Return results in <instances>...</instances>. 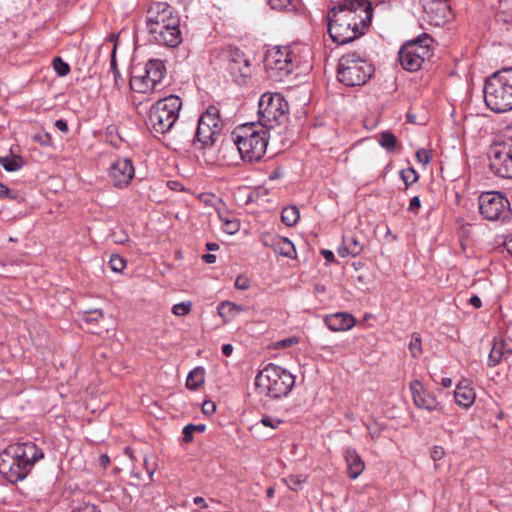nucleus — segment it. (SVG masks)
<instances>
[{
    "label": "nucleus",
    "instance_id": "obj_1",
    "mask_svg": "<svg viewBox=\"0 0 512 512\" xmlns=\"http://www.w3.org/2000/svg\"><path fill=\"white\" fill-rule=\"evenodd\" d=\"M44 452L33 442L14 443L0 453V474L10 483L24 480Z\"/></svg>",
    "mask_w": 512,
    "mask_h": 512
},
{
    "label": "nucleus",
    "instance_id": "obj_2",
    "mask_svg": "<svg viewBox=\"0 0 512 512\" xmlns=\"http://www.w3.org/2000/svg\"><path fill=\"white\" fill-rule=\"evenodd\" d=\"M146 29L160 45L176 47L182 42L180 18L166 2H153L146 12Z\"/></svg>",
    "mask_w": 512,
    "mask_h": 512
},
{
    "label": "nucleus",
    "instance_id": "obj_3",
    "mask_svg": "<svg viewBox=\"0 0 512 512\" xmlns=\"http://www.w3.org/2000/svg\"><path fill=\"white\" fill-rule=\"evenodd\" d=\"M483 94L491 111L504 113L512 110V67L503 68L487 78Z\"/></svg>",
    "mask_w": 512,
    "mask_h": 512
},
{
    "label": "nucleus",
    "instance_id": "obj_4",
    "mask_svg": "<svg viewBox=\"0 0 512 512\" xmlns=\"http://www.w3.org/2000/svg\"><path fill=\"white\" fill-rule=\"evenodd\" d=\"M232 140L243 160L259 161L267 149L268 133L255 123H245L233 131Z\"/></svg>",
    "mask_w": 512,
    "mask_h": 512
},
{
    "label": "nucleus",
    "instance_id": "obj_5",
    "mask_svg": "<svg viewBox=\"0 0 512 512\" xmlns=\"http://www.w3.org/2000/svg\"><path fill=\"white\" fill-rule=\"evenodd\" d=\"M294 384L295 378L289 371L272 363L265 366L255 379L258 393L271 399L288 395Z\"/></svg>",
    "mask_w": 512,
    "mask_h": 512
},
{
    "label": "nucleus",
    "instance_id": "obj_6",
    "mask_svg": "<svg viewBox=\"0 0 512 512\" xmlns=\"http://www.w3.org/2000/svg\"><path fill=\"white\" fill-rule=\"evenodd\" d=\"M333 6L327 13L328 32L333 42L344 45L350 43L362 35L369 28L368 16H363L359 22L354 23L347 18V13L337 12Z\"/></svg>",
    "mask_w": 512,
    "mask_h": 512
},
{
    "label": "nucleus",
    "instance_id": "obj_7",
    "mask_svg": "<svg viewBox=\"0 0 512 512\" xmlns=\"http://www.w3.org/2000/svg\"><path fill=\"white\" fill-rule=\"evenodd\" d=\"M182 100L176 95H169L154 103L148 114L147 126L155 134L164 135L175 125Z\"/></svg>",
    "mask_w": 512,
    "mask_h": 512
},
{
    "label": "nucleus",
    "instance_id": "obj_8",
    "mask_svg": "<svg viewBox=\"0 0 512 512\" xmlns=\"http://www.w3.org/2000/svg\"><path fill=\"white\" fill-rule=\"evenodd\" d=\"M373 73V65L355 52L342 55L338 61L337 78L347 87L364 85Z\"/></svg>",
    "mask_w": 512,
    "mask_h": 512
},
{
    "label": "nucleus",
    "instance_id": "obj_9",
    "mask_svg": "<svg viewBox=\"0 0 512 512\" xmlns=\"http://www.w3.org/2000/svg\"><path fill=\"white\" fill-rule=\"evenodd\" d=\"M289 106L280 93H264L258 102L259 126L273 129L286 122Z\"/></svg>",
    "mask_w": 512,
    "mask_h": 512
},
{
    "label": "nucleus",
    "instance_id": "obj_10",
    "mask_svg": "<svg viewBox=\"0 0 512 512\" xmlns=\"http://www.w3.org/2000/svg\"><path fill=\"white\" fill-rule=\"evenodd\" d=\"M432 41L431 36L424 33L403 44L398 53V60L403 69L410 72L418 71L424 61L432 55Z\"/></svg>",
    "mask_w": 512,
    "mask_h": 512
},
{
    "label": "nucleus",
    "instance_id": "obj_11",
    "mask_svg": "<svg viewBox=\"0 0 512 512\" xmlns=\"http://www.w3.org/2000/svg\"><path fill=\"white\" fill-rule=\"evenodd\" d=\"M491 171L502 178H512V134L493 142L488 151Z\"/></svg>",
    "mask_w": 512,
    "mask_h": 512
},
{
    "label": "nucleus",
    "instance_id": "obj_12",
    "mask_svg": "<svg viewBox=\"0 0 512 512\" xmlns=\"http://www.w3.org/2000/svg\"><path fill=\"white\" fill-rule=\"evenodd\" d=\"M223 128L224 120L220 115V110L216 106L210 105L198 120L195 138L201 144V148L212 146Z\"/></svg>",
    "mask_w": 512,
    "mask_h": 512
},
{
    "label": "nucleus",
    "instance_id": "obj_13",
    "mask_svg": "<svg viewBox=\"0 0 512 512\" xmlns=\"http://www.w3.org/2000/svg\"><path fill=\"white\" fill-rule=\"evenodd\" d=\"M295 54L290 47H275L264 57V67L274 81H282L294 68Z\"/></svg>",
    "mask_w": 512,
    "mask_h": 512
},
{
    "label": "nucleus",
    "instance_id": "obj_14",
    "mask_svg": "<svg viewBox=\"0 0 512 512\" xmlns=\"http://www.w3.org/2000/svg\"><path fill=\"white\" fill-rule=\"evenodd\" d=\"M165 74L166 67L163 61L151 59L146 63L142 74L131 76L130 88L134 92L142 94L156 91L157 85L162 81Z\"/></svg>",
    "mask_w": 512,
    "mask_h": 512
},
{
    "label": "nucleus",
    "instance_id": "obj_15",
    "mask_svg": "<svg viewBox=\"0 0 512 512\" xmlns=\"http://www.w3.org/2000/svg\"><path fill=\"white\" fill-rule=\"evenodd\" d=\"M479 211L488 221H504L510 217V203L498 191L484 192L479 196Z\"/></svg>",
    "mask_w": 512,
    "mask_h": 512
},
{
    "label": "nucleus",
    "instance_id": "obj_16",
    "mask_svg": "<svg viewBox=\"0 0 512 512\" xmlns=\"http://www.w3.org/2000/svg\"><path fill=\"white\" fill-rule=\"evenodd\" d=\"M335 11L347 13V18L356 23L363 19V16H368L369 25L371 24L373 16V8L368 0H342L334 5Z\"/></svg>",
    "mask_w": 512,
    "mask_h": 512
},
{
    "label": "nucleus",
    "instance_id": "obj_17",
    "mask_svg": "<svg viewBox=\"0 0 512 512\" xmlns=\"http://www.w3.org/2000/svg\"><path fill=\"white\" fill-rule=\"evenodd\" d=\"M227 70L239 85L246 83L247 78L251 75L249 61L239 49L229 52L227 56Z\"/></svg>",
    "mask_w": 512,
    "mask_h": 512
},
{
    "label": "nucleus",
    "instance_id": "obj_18",
    "mask_svg": "<svg viewBox=\"0 0 512 512\" xmlns=\"http://www.w3.org/2000/svg\"><path fill=\"white\" fill-rule=\"evenodd\" d=\"M135 174L134 166L130 159L119 158L109 168V177L115 187H126Z\"/></svg>",
    "mask_w": 512,
    "mask_h": 512
},
{
    "label": "nucleus",
    "instance_id": "obj_19",
    "mask_svg": "<svg viewBox=\"0 0 512 512\" xmlns=\"http://www.w3.org/2000/svg\"><path fill=\"white\" fill-rule=\"evenodd\" d=\"M422 6L430 22L435 26L445 24L451 17L452 12L447 0H421Z\"/></svg>",
    "mask_w": 512,
    "mask_h": 512
},
{
    "label": "nucleus",
    "instance_id": "obj_20",
    "mask_svg": "<svg viewBox=\"0 0 512 512\" xmlns=\"http://www.w3.org/2000/svg\"><path fill=\"white\" fill-rule=\"evenodd\" d=\"M410 390L413 397V403L417 408L427 411H442V406L436 397L427 391L419 380L410 383Z\"/></svg>",
    "mask_w": 512,
    "mask_h": 512
},
{
    "label": "nucleus",
    "instance_id": "obj_21",
    "mask_svg": "<svg viewBox=\"0 0 512 512\" xmlns=\"http://www.w3.org/2000/svg\"><path fill=\"white\" fill-rule=\"evenodd\" d=\"M327 327L334 332L347 331L355 325V318L346 312L327 315L324 319Z\"/></svg>",
    "mask_w": 512,
    "mask_h": 512
},
{
    "label": "nucleus",
    "instance_id": "obj_22",
    "mask_svg": "<svg viewBox=\"0 0 512 512\" xmlns=\"http://www.w3.org/2000/svg\"><path fill=\"white\" fill-rule=\"evenodd\" d=\"M196 142L197 139L195 138V132L193 129L189 127H183L171 136L168 145L177 151L186 150L191 145H195Z\"/></svg>",
    "mask_w": 512,
    "mask_h": 512
},
{
    "label": "nucleus",
    "instance_id": "obj_23",
    "mask_svg": "<svg viewBox=\"0 0 512 512\" xmlns=\"http://www.w3.org/2000/svg\"><path fill=\"white\" fill-rule=\"evenodd\" d=\"M264 245L270 247L276 254L288 258L296 257V250L294 244L287 238L274 236L269 240H264Z\"/></svg>",
    "mask_w": 512,
    "mask_h": 512
},
{
    "label": "nucleus",
    "instance_id": "obj_24",
    "mask_svg": "<svg viewBox=\"0 0 512 512\" xmlns=\"http://www.w3.org/2000/svg\"><path fill=\"white\" fill-rule=\"evenodd\" d=\"M512 353V339L500 338L495 340L493 347L490 351L488 364L489 366H496L500 363L502 357Z\"/></svg>",
    "mask_w": 512,
    "mask_h": 512
},
{
    "label": "nucleus",
    "instance_id": "obj_25",
    "mask_svg": "<svg viewBox=\"0 0 512 512\" xmlns=\"http://www.w3.org/2000/svg\"><path fill=\"white\" fill-rule=\"evenodd\" d=\"M344 458L347 466V473L351 479H356L364 470L365 464L357 451L353 448H347L344 452Z\"/></svg>",
    "mask_w": 512,
    "mask_h": 512
},
{
    "label": "nucleus",
    "instance_id": "obj_26",
    "mask_svg": "<svg viewBox=\"0 0 512 512\" xmlns=\"http://www.w3.org/2000/svg\"><path fill=\"white\" fill-rule=\"evenodd\" d=\"M454 398L459 406L467 409L474 403L476 394L474 389L463 381L457 385L454 392Z\"/></svg>",
    "mask_w": 512,
    "mask_h": 512
},
{
    "label": "nucleus",
    "instance_id": "obj_27",
    "mask_svg": "<svg viewBox=\"0 0 512 512\" xmlns=\"http://www.w3.org/2000/svg\"><path fill=\"white\" fill-rule=\"evenodd\" d=\"M363 250V245L353 235H345L342 239V244L338 249V253L341 257L358 256Z\"/></svg>",
    "mask_w": 512,
    "mask_h": 512
},
{
    "label": "nucleus",
    "instance_id": "obj_28",
    "mask_svg": "<svg viewBox=\"0 0 512 512\" xmlns=\"http://www.w3.org/2000/svg\"><path fill=\"white\" fill-rule=\"evenodd\" d=\"M218 314L219 316L225 321L229 322L232 319H234L237 315H239L241 312L245 311V308H243L240 305H237L234 302L230 301H222L218 305Z\"/></svg>",
    "mask_w": 512,
    "mask_h": 512
},
{
    "label": "nucleus",
    "instance_id": "obj_29",
    "mask_svg": "<svg viewBox=\"0 0 512 512\" xmlns=\"http://www.w3.org/2000/svg\"><path fill=\"white\" fill-rule=\"evenodd\" d=\"M204 369L194 368L187 376L186 387L190 390H197L204 383Z\"/></svg>",
    "mask_w": 512,
    "mask_h": 512
},
{
    "label": "nucleus",
    "instance_id": "obj_30",
    "mask_svg": "<svg viewBox=\"0 0 512 512\" xmlns=\"http://www.w3.org/2000/svg\"><path fill=\"white\" fill-rule=\"evenodd\" d=\"M23 164V158L19 155H11L0 158V165H2V167L8 172H15L20 170L23 167Z\"/></svg>",
    "mask_w": 512,
    "mask_h": 512
},
{
    "label": "nucleus",
    "instance_id": "obj_31",
    "mask_svg": "<svg viewBox=\"0 0 512 512\" xmlns=\"http://www.w3.org/2000/svg\"><path fill=\"white\" fill-rule=\"evenodd\" d=\"M300 217V212L296 206H288L282 210L281 220L286 226H294Z\"/></svg>",
    "mask_w": 512,
    "mask_h": 512
},
{
    "label": "nucleus",
    "instance_id": "obj_32",
    "mask_svg": "<svg viewBox=\"0 0 512 512\" xmlns=\"http://www.w3.org/2000/svg\"><path fill=\"white\" fill-rule=\"evenodd\" d=\"M396 137L389 131H384L380 134L379 144L387 151H393L396 146Z\"/></svg>",
    "mask_w": 512,
    "mask_h": 512
},
{
    "label": "nucleus",
    "instance_id": "obj_33",
    "mask_svg": "<svg viewBox=\"0 0 512 512\" xmlns=\"http://www.w3.org/2000/svg\"><path fill=\"white\" fill-rule=\"evenodd\" d=\"M206 426L204 424H188L183 428V440L186 443H189L193 440V431L204 432Z\"/></svg>",
    "mask_w": 512,
    "mask_h": 512
},
{
    "label": "nucleus",
    "instance_id": "obj_34",
    "mask_svg": "<svg viewBox=\"0 0 512 512\" xmlns=\"http://www.w3.org/2000/svg\"><path fill=\"white\" fill-rule=\"evenodd\" d=\"M409 350L413 357H418L422 354V340L419 334L414 333L411 336L409 343Z\"/></svg>",
    "mask_w": 512,
    "mask_h": 512
},
{
    "label": "nucleus",
    "instance_id": "obj_35",
    "mask_svg": "<svg viewBox=\"0 0 512 512\" xmlns=\"http://www.w3.org/2000/svg\"><path fill=\"white\" fill-rule=\"evenodd\" d=\"M271 9L277 11H292L294 5L291 0H269L268 1Z\"/></svg>",
    "mask_w": 512,
    "mask_h": 512
},
{
    "label": "nucleus",
    "instance_id": "obj_36",
    "mask_svg": "<svg viewBox=\"0 0 512 512\" xmlns=\"http://www.w3.org/2000/svg\"><path fill=\"white\" fill-rule=\"evenodd\" d=\"M401 179L406 186L412 185L418 180V173L413 168H407L400 172Z\"/></svg>",
    "mask_w": 512,
    "mask_h": 512
},
{
    "label": "nucleus",
    "instance_id": "obj_37",
    "mask_svg": "<svg viewBox=\"0 0 512 512\" xmlns=\"http://www.w3.org/2000/svg\"><path fill=\"white\" fill-rule=\"evenodd\" d=\"M110 268L114 272H122L126 267V260L120 255L114 254L109 261Z\"/></svg>",
    "mask_w": 512,
    "mask_h": 512
},
{
    "label": "nucleus",
    "instance_id": "obj_38",
    "mask_svg": "<svg viewBox=\"0 0 512 512\" xmlns=\"http://www.w3.org/2000/svg\"><path fill=\"white\" fill-rule=\"evenodd\" d=\"M285 483L289 487V489L293 491H298L301 489L302 483L305 481V478L299 475H289L284 479Z\"/></svg>",
    "mask_w": 512,
    "mask_h": 512
},
{
    "label": "nucleus",
    "instance_id": "obj_39",
    "mask_svg": "<svg viewBox=\"0 0 512 512\" xmlns=\"http://www.w3.org/2000/svg\"><path fill=\"white\" fill-rule=\"evenodd\" d=\"M192 302L186 301L175 304L172 308V312L176 316H185L191 312Z\"/></svg>",
    "mask_w": 512,
    "mask_h": 512
},
{
    "label": "nucleus",
    "instance_id": "obj_40",
    "mask_svg": "<svg viewBox=\"0 0 512 512\" xmlns=\"http://www.w3.org/2000/svg\"><path fill=\"white\" fill-rule=\"evenodd\" d=\"M53 68L61 77L66 76L70 72L69 65L66 62H64L60 57L54 58Z\"/></svg>",
    "mask_w": 512,
    "mask_h": 512
},
{
    "label": "nucleus",
    "instance_id": "obj_41",
    "mask_svg": "<svg viewBox=\"0 0 512 512\" xmlns=\"http://www.w3.org/2000/svg\"><path fill=\"white\" fill-rule=\"evenodd\" d=\"M221 220L223 221V230L227 232L228 234H235L239 230V222L237 219H228L223 218L220 216Z\"/></svg>",
    "mask_w": 512,
    "mask_h": 512
},
{
    "label": "nucleus",
    "instance_id": "obj_42",
    "mask_svg": "<svg viewBox=\"0 0 512 512\" xmlns=\"http://www.w3.org/2000/svg\"><path fill=\"white\" fill-rule=\"evenodd\" d=\"M101 319H103V312L100 309L87 311L83 315V320L86 323H97Z\"/></svg>",
    "mask_w": 512,
    "mask_h": 512
},
{
    "label": "nucleus",
    "instance_id": "obj_43",
    "mask_svg": "<svg viewBox=\"0 0 512 512\" xmlns=\"http://www.w3.org/2000/svg\"><path fill=\"white\" fill-rule=\"evenodd\" d=\"M417 160L424 166L429 164L432 159V153L430 150L421 148L416 151Z\"/></svg>",
    "mask_w": 512,
    "mask_h": 512
},
{
    "label": "nucleus",
    "instance_id": "obj_44",
    "mask_svg": "<svg viewBox=\"0 0 512 512\" xmlns=\"http://www.w3.org/2000/svg\"><path fill=\"white\" fill-rule=\"evenodd\" d=\"M260 422L266 427L276 429L282 423V420L279 418L264 416L261 418Z\"/></svg>",
    "mask_w": 512,
    "mask_h": 512
},
{
    "label": "nucleus",
    "instance_id": "obj_45",
    "mask_svg": "<svg viewBox=\"0 0 512 512\" xmlns=\"http://www.w3.org/2000/svg\"><path fill=\"white\" fill-rule=\"evenodd\" d=\"M110 69L113 73V77H114V81H115V85L116 86H119V79L121 78L120 77V73H119V70L117 68V64H116V59H115V50H113V53H112V56H111V60H110Z\"/></svg>",
    "mask_w": 512,
    "mask_h": 512
},
{
    "label": "nucleus",
    "instance_id": "obj_46",
    "mask_svg": "<svg viewBox=\"0 0 512 512\" xmlns=\"http://www.w3.org/2000/svg\"><path fill=\"white\" fill-rule=\"evenodd\" d=\"M216 410V405L213 401H205L203 404H202V412L205 414V415H212Z\"/></svg>",
    "mask_w": 512,
    "mask_h": 512
},
{
    "label": "nucleus",
    "instance_id": "obj_47",
    "mask_svg": "<svg viewBox=\"0 0 512 512\" xmlns=\"http://www.w3.org/2000/svg\"><path fill=\"white\" fill-rule=\"evenodd\" d=\"M421 207V201L418 196H414L411 198L408 210L414 214L418 213L419 208Z\"/></svg>",
    "mask_w": 512,
    "mask_h": 512
},
{
    "label": "nucleus",
    "instance_id": "obj_48",
    "mask_svg": "<svg viewBox=\"0 0 512 512\" xmlns=\"http://www.w3.org/2000/svg\"><path fill=\"white\" fill-rule=\"evenodd\" d=\"M235 287L239 290H246L249 287V281L246 277L238 276L235 280Z\"/></svg>",
    "mask_w": 512,
    "mask_h": 512
},
{
    "label": "nucleus",
    "instance_id": "obj_49",
    "mask_svg": "<svg viewBox=\"0 0 512 512\" xmlns=\"http://www.w3.org/2000/svg\"><path fill=\"white\" fill-rule=\"evenodd\" d=\"M0 198H11L15 199L16 194H14L7 186L0 183Z\"/></svg>",
    "mask_w": 512,
    "mask_h": 512
},
{
    "label": "nucleus",
    "instance_id": "obj_50",
    "mask_svg": "<svg viewBox=\"0 0 512 512\" xmlns=\"http://www.w3.org/2000/svg\"><path fill=\"white\" fill-rule=\"evenodd\" d=\"M444 456V449L440 446H435L431 452V458L434 461L441 460Z\"/></svg>",
    "mask_w": 512,
    "mask_h": 512
},
{
    "label": "nucleus",
    "instance_id": "obj_51",
    "mask_svg": "<svg viewBox=\"0 0 512 512\" xmlns=\"http://www.w3.org/2000/svg\"><path fill=\"white\" fill-rule=\"evenodd\" d=\"M76 512H99L97 507L93 504L85 503L77 508Z\"/></svg>",
    "mask_w": 512,
    "mask_h": 512
},
{
    "label": "nucleus",
    "instance_id": "obj_52",
    "mask_svg": "<svg viewBox=\"0 0 512 512\" xmlns=\"http://www.w3.org/2000/svg\"><path fill=\"white\" fill-rule=\"evenodd\" d=\"M297 343H298V339L296 337H290V338H287V339H284V340L278 342V346L279 347H290Z\"/></svg>",
    "mask_w": 512,
    "mask_h": 512
},
{
    "label": "nucleus",
    "instance_id": "obj_53",
    "mask_svg": "<svg viewBox=\"0 0 512 512\" xmlns=\"http://www.w3.org/2000/svg\"><path fill=\"white\" fill-rule=\"evenodd\" d=\"M55 127L60 130L61 132L63 133H67L68 132V124L65 120L63 119H58L56 120L55 122Z\"/></svg>",
    "mask_w": 512,
    "mask_h": 512
},
{
    "label": "nucleus",
    "instance_id": "obj_54",
    "mask_svg": "<svg viewBox=\"0 0 512 512\" xmlns=\"http://www.w3.org/2000/svg\"><path fill=\"white\" fill-rule=\"evenodd\" d=\"M469 303H470L473 307H475V308H477V309L481 308V306H482V301H481V299H480L477 295H473V296L469 299Z\"/></svg>",
    "mask_w": 512,
    "mask_h": 512
},
{
    "label": "nucleus",
    "instance_id": "obj_55",
    "mask_svg": "<svg viewBox=\"0 0 512 512\" xmlns=\"http://www.w3.org/2000/svg\"><path fill=\"white\" fill-rule=\"evenodd\" d=\"M321 254L327 262H333L335 260L334 254L330 250L323 249Z\"/></svg>",
    "mask_w": 512,
    "mask_h": 512
},
{
    "label": "nucleus",
    "instance_id": "obj_56",
    "mask_svg": "<svg viewBox=\"0 0 512 512\" xmlns=\"http://www.w3.org/2000/svg\"><path fill=\"white\" fill-rule=\"evenodd\" d=\"M33 139L37 142H39L40 144L42 145H47L48 144V140H49V137L48 135H35L33 137Z\"/></svg>",
    "mask_w": 512,
    "mask_h": 512
},
{
    "label": "nucleus",
    "instance_id": "obj_57",
    "mask_svg": "<svg viewBox=\"0 0 512 512\" xmlns=\"http://www.w3.org/2000/svg\"><path fill=\"white\" fill-rule=\"evenodd\" d=\"M99 464H100L103 468H106V467L110 464V459H109L108 455H106V454H102V455L99 457Z\"/></svg>",
    "mask_w": 512,
    "mask_h": 512
},
{
    "label": "nucleus",
    "instance_id": "obj_58",
    "mask_svg": "<svg viewBox=\"0 0 512 512\" xmlns=\"http://www.w3.org/2000/svg\"><path fill=\"white\" fill-rule=\"evenodd\" d=\"M222 353L227 357L231 356L233 353V346L231 344H224L222 346Z\"/></svg>",
    "mask_w": 512,
    "mask_h": 512
},
{
    "label": "nucleus",
    "instance_id": "obj_59",
    "mask_svg": "<svg viewBox=\"0 0 512 512\" xmlns=\"http://www.w3.org/2000/svg\"><path fill=\"white\" fill-rule=\"evenodd\" d=\"M367 429H368L370 435L372 436V438H377L380 435V430L376 426L367 425Z\"/></svg>",
    "mask_w": 512,
    "mask_h": 512
},
{
    "label": "nucleus",
    "instance_id": "obj_60",
    "mask_svg": "<svg viewBox=\"0 0 512 512\" xmlns=\"http://www.w3.org/2000/svg\"><path fill=\"white\" fill-rule=\"evenodd\" d=\"M504 246L506 250L512 254V233L505 239Z\"/></svg>",
    "mask_w": 512,
    "mask_h": 512
},
{
    "label": "nucleus",
    "instance_id": "obj_61",
    "mask_svg": "<svg viewBox=\"0 0 512 512\" xmlns=\"http://www.w3.org/2000/svg\"><path fill=\"white\" fill-rule=\"evenodd\" d=\"M202 260L208 264H212L216 261V256L214 254H204Z\"/></svg>",
    "mask_w": 512,
    "mask_h": 512
},
{
    "label": "nucleus",
    "instance_id": "obj_62",
    "mask_svg": "<svg viewBox=\"0 0 512 512\" xmlns=\"http://www.w3.org/2000/svg\"><path fill=\"white\" fill-rule=\"evenodd\" d=\"M193 501L196 505H202V506L206 507L205 499L203 497L197 496L194 498Z\"/></svg>",
    "mask_w": 512,
    "mask_h": 512
},
{
    "label": "nucleus",
    "instance_id": "obj_63",
    "mask_svg": "<svg viewBox=\"0 0 512 512\" xmlns=\"http://www.w3.org/2000/svg\"><path fill=\"white\" fill-rule=\"evenodd\" d=\"M441 384L445 388H450L452 386V380L450 378H443Z\"/></svg>",
    "mask_w": 512,
    "mask_h": 512
},
{
    "label": "nucleus",
    "instance_id": "obj_64",
    "mask_svg": "<svg viewBox=\"0 0 512 512\" xmlns=\"http://www.w3.org/2000/svg\"><path fill=\"white\" fill-rule=\"evenodd\" d=\"M218 248H219V246L216 243H207L206 244V249L208 251H214V250H217Z\"/></svg>",
    "mask_w": 512,
    "mask_h": 512
}]
</instances>
